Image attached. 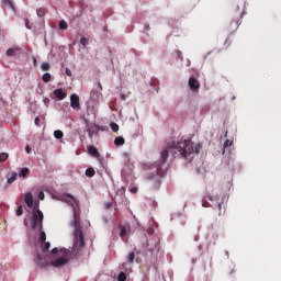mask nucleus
Returning a JSON list of instances; mask_svg holds the SVG:
<instances>
[{"label":"nucleus","mask_w":281,"mask_h":281,"mask_svg":"<svg viewBox=\"0 0 281 281\" xmlns=\"http://www.w3.org/2000/svg\"><path fill=\"white\" fill-rule=\"evenodd\" d=\"M110 128L114 132L117 133V131H120V125H117L116 123H110Z\"/></svg>","instance_id":"obj_19"},{"label":"nucleus","mask_w":281,"mask_h":281,"mask_svg":"<svg viewBox=\"0 0 281 281\" xmlns=\"http://www.w3.org/2000/svg\"><path fill=\"white\" fill-rule=\"evenodd\" d=\"M38 122H41V119L36 117V119H35V124H36V126H38Z\"/></svg>","instance_id":"obj_38"},{"label":"nucleus","mask_w":281,"mask_h":281,"mask_svg":"<svg viewBox=\"0 0 281 281\" xmlns=\"http://www.w3.org/2000/svg\"><path fill=\"white\" fill-rule=\"evenodd\" d=\"M47 240V235L45 234V231L40 232V241L45 243Z\"/></svg>","instance_id":"obj_16"},{"label":"nucleus","mask_w":281,"mask_h":281,"mask_svg":"<svg viewBox=\"0 0 281 281\" xmlns=\"http://www.w3.org/2000/svg\"><path fill=\"white\" fill-rule=\"evenodd\" d=\"M65 71H66V76H68L69 78H71V76H72L71 69L66 68Z\"/></svg>","instance_id":"obj_31"},{"label":"nucleus","mask_w":281,"mask_h":281,"mask_svg":"<svg viewBox=\"0 0 281 281\" xmlns=\"http://www.w3.org/2000/svg\"><path fill=\"white\" fill-rule=\"evenodd\" d=\"M42 70H43V71H49V64L43 63V64H42Z\"/></svg>","instance_id":"obj_26"},{"label":"nucleus","mask_w":281,"mask_h":281,"mask_svg":"<svg viewBox=\"0 0 281 281\" xmlns=\"http://www.w3.org/2000/svg\"><path fill=\"white\" fill-rule=\"evenodd\" d=\"M110 207H113V203H111V202L105 203V209L110 210Z\"/></svg>","instance_id":"obj_35"},{"label":"nucleus","mask_w":281,"mask_h":281,"mask_svg":"<svg viewBox=\"0 0 281 281\" xmlns=\"http://www.w3.org/2000/svg\"><path fill=\"white\" fill-rule=\"evenodd\" d=\"M69 25L67 24L66 21L61 20L59 21V30H67Z\"/></svg>","instance_id":"obj_17"},{"label":"nucleus","mask_w":281,"mask_h":281,"mask_svg":"<svg viewBox=\"0 0 281 281\" xmlns=\"http://www.w3.org/2000/svg\"><path fill=\"white\" fill-rule=\"evenodd\" d=\"M54 137L55 139H63V137H65V133H63L60 130H57L54 132Z\"/></svg>","instance_id":"obj_13"},{"label":"nucleus","mask_w":281,"mask_h":281,"mask_svg":"<svg viewBox=\"0 0 281 281\" xmlns=\"http://www.w3.org/2000/svg\"><path fill=\"white\" fill-rule=\"evenodd\" d=\"M16 52H19V47H12L7 50V56H16Z\"/></svg>","instance_id":"obj_12"},{"label":"nucleus","mask_w":281,"mask_h":281,"mask_svg":"<svg viewBox=\"0 0 281 281\" xmlns=\"http://www.w3.org/2000/svg\"><path fill=\"white\" fill-rule=\"evenodd\" d=\"M121 100H126V95L121 94Z\"/></svg>","instance_id":"obj_39"},{"label":"nucleus","mask_w":281,"mask_h":281,"mask_svg":"<svg viewBox=\"0 0 281 281\" xmlns=\"http://www.w3.org/2000/svg\"><path fill=\"white\" fill-rule=\"evenodd\" d=\"M233 142L229 139H226L224 143V148H229V146H232Z\"/></svg>","instance_id":"obj_29"},{"label":"nucleus","mask_w":281,"mask_h":281,"mask_svg":"<svg viewBox=\"0 0 281 281\" xmlns=\"http://www.w3.org/2000/svg\"><path fill=\"white\" fill-rule=\"evenodd\" d=\"M24 203L31 211L30 224L32 229H43V211L40 209L38 200H34L32 192H26L24 195Z\"/></svg>","instance_id":"obj_3"},{"label":"nucleus","mask_w":281,"mask_h":281,"mask_svg":"<svg viewBox=\"0 0 281 281\" xmlns=\"http://www.w3.org/2000/svg\"><path fill=\"white\" fill-rule=\"evenodd\" d=\"M15 214H16V216H22L23 215V206H19Z\"/></svg>","instance_id":"obj_28"},{"label":"nucleus","mask_w":281,"mask_h":281,"mask_svg":"<svg viewBox=\"0 0 281 281\" xmlns=\"http://www.w3.org/2000/svg\"><path fill=\"white\" fill-rule=\"evenodd\" d=\"M95 176V170L92 168H88L86 170V177H94Z\"/></svg>","instance_id":"obj_15"},{"label":"nucleus","mask_w":281,"mask_h":281,"mask_svg":"<svg viewBox=\"0 0 281 281\" xmlns=\"http://www.w3.org/2000/svg\"><path fill=\"white\" fill-rule=\"evenodd\" d=\"M189 87L191 91H199L201 85L199 83V80H196V78L190 77Z\"/></svg>","instance_id":"obj_7"},{"label":"nucleus","mask_w":281,"mask_h":281,"mask_svg":"<svg viewBox=\"0 0 281 281\" xmlns=\"http://www.w3.org/2000/svg\"><path fill=\"white\" fill-rule=\"evenodd\" d=\"M100 90H102V83H98Z\"/></svg>","instance_id":"obj_40"},{"label":"nucleus","mask_w":281,"mask_h":281,"mask_svg":"<svg viewBox=\"0 0 281 281\" xmlns=\"http://www.w3.org/2000/svg\"><path fill=\"white\" fill-rule=\"evenodd\" d=\"M25 25H26V29H27V30H32V26L30 25L29 22H26Z\"/></svg>","instance_id":"obj_37"},{"label":"nucleus","mask_w":281,"mask_h":281,"mask_svg":"<svg viewBox=\"0 0 281 281\" xmlns=\"http://www.w3.org/2000/svg\"><path fill=\"white\" fill-rule=\"evenodd\" d=\"M194 153H199V147H194V143L190 139H181L180 142L169 143L160 153V159L162 164H166L168 157H183L184 159H190Z\"/></svg>","instance_id":"obj_1"},{"label":"nucleus","mask_w":281,"mask_h":281,"mask_svg":"<svg viewBox=\"0 0 281 281\" xmlns=\"http://www.w3.org/2000/svg\"><path fill=\"white\" fill-rule=\"evenodd\" d=\"M25 153H27V155H30V153H32V147L31 146H26L25 147Z\"/></svg>","instance_id":"obj_34"},{"label":"nucleus","mask_w":281,"mask_h":281,"mask_svg":"<svg viewBox=\"0 0 281 281\" xmlns=\"http://www.w3.org/2000/svg\"><path fill=\"white\" fill-rule=\"evenodd\" d=\"M16 177H19V175L15 171H12L11 173L8 175L7 177V183L9 186H12V183H14V181H16Z\"/></svg>","instance_id":"obj_9"},{"label":"nucleus","mask_w":281,"mask_h":281,"mask_svg":"<svg viewBox=\"0 0 281 281\" xmlns=\"http://www.w3.org/2000/svg\"><path fill=\"white\" fill-rule=\"evenodd\" d=\"M44 199H45V192L41 191V192L38 193V200H40V201H43Z\"/></svg>","instance_id":"obj_30"},{"label":"nucleus","mask_w":281,"mask_h":281,"mask_svg":"<svg viewBox=\"0 0 281 281\" xmlns=\"http://www.w3.org/2000/svg\"><path fill=\"white\" fill-rule=\"evenodd\" d=\"M53 93L57 100H65V98H67V92L63 90V88L54 90Z\"/></svg>","instance_id":"obj_8"},{"label":"nucleus","mask_w":281,"mask_h":281,"mask_svg":"<svg viewBox=\"0 0 281 281\" xmlns=\"http://www.w3.org/2000/svg\"><path fill=\"white\" fill-rule=\"evenodd\" d=\"M204 201H211V203H214L215 199L214 196H212V194L207 193L205 196H204Z\"/></svg>","instance_id":"obj_21"},{"label":"nucleus","mask_w":281,"mask_h":281,"mask_svg":"<svg viewBox=\"0 0 281 281\" xmlns=\"http://www.w3.org/2000/svg\"><path fill=\"white\" fill-rule=\"evenodd\" d=\"M120 236L121 238H124L126 236V228L124 226L121 227Z\"/></svg>","instance_id":"obj_27"},{"label":"nucleus","mask_w":281,"mask_h":281,"mask_svg":"<svg viewBox=\"0 0 281 281\" xmlns=\"http://www.w3.org/2000/svg\"><path fill=\"white\" fill-rule=\"evenodd\" d=\"M130 192H132V194H135V192H137V187L130 188Z\"/></svg>","instance_id":"obj_33"},{"label":"nucleus","mask_w":281,"mask_h":281,"mask_svg":"<svg viewBox=\"0 0 281 281\" xmlns=\"http://www.w3.org/2000/svg\"><path fill=\"white\" fill-rule=\"evenodd\" d=\"M4 5L11 10H14V4H12V1L10 0H4Z\"/></svg>","instance_id":"obj_22"},{"label":"nucleus","mask_w":281,"mask_h":281,"mask_svg":"<svg viewBox=\"0 0 281 281\" xmlns=\"http://www.w3.org/2000/svg\"><path fill=\"white\" fill-rule=\"evenodd\" d=\"M70 106L75 110L80 109V97H78V94L74 93L70 95Z\"/></svg>","instance_id":"obj_6"},{"label":"nucleus","mask_w":281,"mask_h":281,"mask_svg":"<svg viewBox=\"0 0 281 281\" xmlns=\"http://www.w3.org/2000/svg\"><path fill=\"white\" fill-rule=\"evenodd\" d=\"M80 44L82 45V47H87V45H89V38L81 37L80 38Z\"/></svg>","instance_id":"obj_20"},{"label":"nucleus","mask_w":281,"mask_h":281,"mask_svg":"<svg viewBox=\"0 0 281 281\" xmlns=\"http://www.w3.org/2000/svg\"><path fill=\"white\" fill-rule=\"evenodd\" d=\"M119 281H126V274L124 272H121L117 277Z\"/></svg>","instance_id":"obj_25"},{"label":"nucleus","mask_w":281,"mask_h":281,"mask_svg":"<svg viewBox=\"0 0 281 281\" xmlns=\"http://www.w3.org/2000/svg\"><path fill=\"white\" fill-rule=\"evenodd\" d=\"M43 103L45 104V106H47V104H49V99L47 97H44Z\"/></svg>","instance_id":"obj_32"},{"label":"nucleus","mask_w":281,"mask_h":281,"mask_svg":"<svg viewBox=\"0 0 281 281\" xmlns=\"http://www.w3.org/2000/svg\"><path fill=\"white\" fill-rule=\"evenodd\" d=\"M204 207H207V205H205V203L203 204Z\"/></svg>","instance_id":"obj_42"},{"label":"nucleus","mask_w":281,"mask_h":281,"mask_svg":"<svg viewBox=\"0 0 281 281\" xmlns=\"http://www.w3.org/2000/svg\"><path fill=\"white\" fill-rule=\"evenodd\" d=\"M59 201H64V203H68L71 205L74 212V221L70 223L72 227H75V239L72 246V254H77L80 251L81 247H85V237L82 236V229L78 226V213L76 207H78V201L70 194L61 195Z\"/></svg>","instance_id":"obj_2"},{"label":"nucleus","mask_w":281,"mask_h":281,"mask_svg":"<svg viewBox=\"0 0 281 281\" xmlns=\"http://www.w3.org/2000/svg\"><path fill=\"white\" fill-rule=\"evenodd\" d=\"M42 80L44 82H49V80H52V75L49 72L44 74Z\"/></svg>","instance_id":"obj_18"},{"label":"nucleus","mask_w":281,"mask_h":281,"mask_svg":"<svg viewBox=\"0 0 281 281\" xmlns=\"http://www.w3.org/2000/svg\"><path fill=\"white\" fill-rule=\"evenodd\" d=\"M143 170L149 181H155V183H159V179L161 178V176H159V166L147 164L143 166Z\"/></svg>","instance_id":"obj_5"},{"label":"nucleus","mask_w":281,"mask_h":281,"mask_svg":"<svg viewBox=\"0 0 281 281\" xmlns=\"http://www.w3.org/2000/svg\"><path fill=\"white\" fill-rule=\"evenodd\" d=\"M27 175H30V169L25 167L22 168L19 172V177H21L22 179H25Z\"/></svg>","instance_id":"obj_11"},{"label":"nucleus","mask_w":281,"mask_h":281,"mask_svg":"<svg viewBox=\"0 0 281 281\" xmlns=\"http://www.w3.org/2000/svg\"><path fill=\"white\" fill-rule=\"evenodd\" d=\"M33 60H34V65H36V58H34Z\"/></svg>","instance_id":"obj_41"},{"label":"nucleus","mask_w":281,"mask_h":281,"mask_svg":"<svg viewBox=\"0 0 281 281\" xmlns=\"http://www.w3.org/2000/svg\"><path fill=\"white\" fill-rule=\"evenodd\" d=\"M9 155L8 153H1L0 154V162H3L8 159Z\"/></svg>","instance_id":"obj_23"},{"label":"nucleus","mask_w":281,"mask_h":281,"mask_svg":"<svg viewBox=\"0 0 281 281\" xmlns=\"http://www.w3.org/2000/svg\"><path fill=\"white\" fill-rule=\"evenodd\" d=\"M135 261V252L128 254V262L133 263Z\"/></svg>","instance_id":"obj_24"},{"label":"nucleus","mask_w":281,"mask_h":281,"mask_svg":"<svg viewBox=\"0 0 281 281\" xmlns=\"http://www.w3.org/2000/svg\"><path fill=\"white\" fill-rule=\"evenodd\" d=\"M70 251L65 248H54L50 252V265L53 267H63L69 262Z\"/></svg>","instance_id":"obj_4"},{"label":"nucleus","mask_w":281,"mask_h":281,"mask_svg":"<svg viewBox=\"0 0 281 281\" xmlns=\"http://www.w3.org/2000/svg\"><path fill=\"white\" fill-rule=\"evenodd\" d=\"M88 153L89 155H91L92 157H100V153H98V148L93 147V146H89L88 147Z\"/></svg>","instance_id":"obj_10"},{"label":"nucleus","mask_w":281,"mask_h":281,"mask_svg":"<svg viewBox=\"0 0 281 281\" xmlns=\"http://www.w3.org/2000/svg\"><path fill=\"white\" fill-rule=\"evenodd\" d=\"M115 146H124V138L119 136L114 139Z\"/></svg>","instance_id":"obj_14"},{"label":"nucleus","mask_w":281,"mask_h":281,"mask_svg":"<svg viewBox=\"0 0 281 281\" xmlns=\"http://www.w3.org/2000/svg\"><path fill=\"white\" fill-rule=\"evenodd\" d=\"M49 247H50V244H49V243H45V244H44V249L47 250V249H49Z\"/></svg>","instance_id":"obj_36"}]
</instances>
